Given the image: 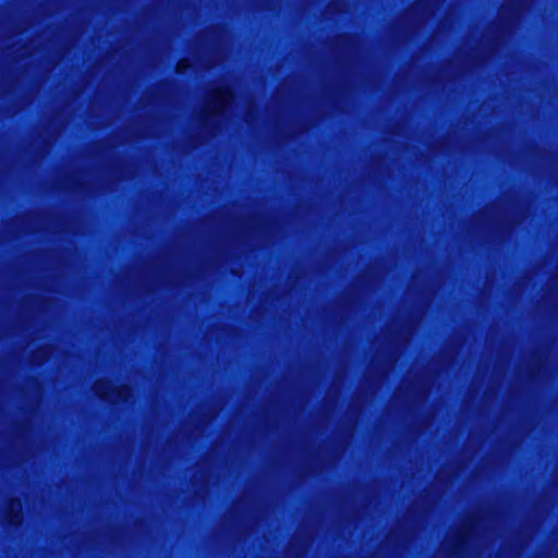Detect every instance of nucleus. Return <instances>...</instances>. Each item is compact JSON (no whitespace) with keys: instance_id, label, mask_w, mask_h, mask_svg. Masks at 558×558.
Listing matches in <instances>:
<instances>
[{"instance_id":"1","label":"nucleus","mask_w":558,"mask_h":558,"mask_svg":"<svg viewBox=\"0 0 558 558\" xmlns=\"http://www.w3.org/2000/svg\"><path fill=\"white\" fill-rule=\"evenodd\" d=\"M231 100V92L228 87H219L213 90L207 102V110L210 113L221 111Z\"/></svg>"},{"instance_id":"2","label":"nucleus","mask_w":558,"mask_h":558,"mask_svg":"<svg viewBox=\"0 0 558 558\" xmlns=\"http://www.w3.org/2000/svg\"><path fill=\"white\" fill-rule=\"evenodd\" d=\"M96 393L99 395L102 398L109 399L111 401L118 400L120 397L126 396V391L122 392L121 390H117L116 387H113L108 381H99L95 386Z\"/></svg>"},{"instance_id":"3","label":"nucleus","mask_w":558,"mask_h":558,"mask_svg":"<svg viewBox=\"0 0 558 558\" xmlns=\"http://www.w3.org/2000/svg\"><path fill=\"white\" fill-rule=\"evenodd\" d=\"M190 66L189 62L186 60H180L177 65L178 72H184Z\"/></svg>"}]
</instances>
